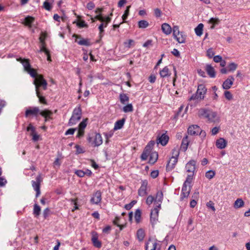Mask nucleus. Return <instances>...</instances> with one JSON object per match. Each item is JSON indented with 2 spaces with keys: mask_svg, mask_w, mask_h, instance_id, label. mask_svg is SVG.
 I'll list each match as a JSON object with an SVG mask.
<instances>
[{
  "mask_svg": "<svg viewBox=\"0 0 250 250\" xmlns=\"http://www.w3.org/2000/svg\"><path fill=\"white\" fill-rule=\"evenodd\" d=\"M180 31L179 30V27L178 26H174L173 27V36L176 37L177 35H179Z\"/></svg>",
  "mask_w": 250,
  "mask_h": 250,
  "instance_id": "obj_54",
  "label": "nucleus"
},
{
  "mask_svg": "<svg viewBox=\"0 0 250 250\" xmlns=\"http://www.w3.org/2000/svg\"><path fill=\"white\" fill-rule=\"evenodd\" d=\"M224 96L228 100H231L233 98L232 94L229 91H225L224 92Z\"/></svg>",
  "mask_w": 250,
  "mask_h": 250,
  "instance_id": "obj_53",
  "label": "nucleus"
},
{
  "mask_svg": "<svg viewBox=\"0 0 250 250\" xmlns=\"http://www.w3.org/2000/svg\"><path fill=\"white\" fill-rule=\"evenodd\" d=\"M34 18L32 17L28 16L26 17L24 19L25 24L31 27V23L34 21Z\"/></svg>",
  "mask_w": 250,
  "mask_h": 250,
  "instance_id": "obj_42",
  "label": "nucleus"
},
{
  "mask_svg": "<svg viewBox=\"0 0 250 250\" xmlns=\"http://www.w3.org/2000/svg\"><path fill=\"white\" fill-rule=\"evenodd\" d=\"M227 145V141L223 138H220L216 141V146L219 149L225 148Z\"/></svg>",
  "mask_w": 250,
  "mask_h": 250,
  "instance_id": "obj_25",
  "label": "nucleus"
},
{
  "mask_svg": "<svg viewBox=\"0 0 250 250\" xmlns=\"http://www.w3.org/2000/svg\"><path fill=\"white\" fill-rule=\"evenodd\" d=\"M54 0H46L43 2V7L46 10L50 11L52 9L51 4L53 2Z\"/></svg>",
  "mask_w": 250,
  "mask_h": 250,
  "instance_id": "obj_33",
  "label": "nucleus"
},
{
  "mask_svg": "<svg viewBox=\"0 0 250 250\" xmlns=\"http://www.w3.org/2000/svg\"><path fill=\"white\" fill-rule=\"evenodd\" d=\"M82 117V109L80 106L76 107L72 113V115L68 122V125L72 126L79 121Z\"/></svg>",
  "mask_w": 250,
  "mask_h": 250,
  "instance_id": "obj_4",
  "label": "nucleus"
},
{
  "mask_svg": "<svg viewBox=\"0 0 250 250\" xmlns=\"http://www.w3.org/2000/svg\"><path fill=\"white\" fill-rule=\"evenodd\" d=\"M95 4L93 2H89L87 3L86 7L89 10H92L95 7Z\"/></svg>",
  "mask_w": 250,
  "mask_h": 250,
  "instance_id": "obj_64",
  "label": "nucleus"
},
{
  "mask_svg": "<svg viewBox=\"0 0 250 250\" xmlns=\"http://www.w3.org/2000/svg\"><path fill=\"white\" fill-rule=\"evenodd\" d=\"M194 174H190L188 175L186 180L184 183V184H186V185H188V186H190V184L192 182V181L193 180Z\"/></svg>",
  "mask_w": 250,
  "mask_h": 250,
  "instance_id": "obj_45",
  "label": "nucleus"
},
{
  "mask_svg": "<svg viewBox=\"0 0 250 250\" xmlns=\"http://www.w3.org/2000/svg\"><path fill=\"white\" fill-rule=\"evenodd\" d=\"M214 55V52L212 48H209L207 51V56L209 58H212Z\"/></svg>",
  "mask_w": 250,
  "mask_h": 250,
  "instance_id": "obj_55",
  "label": "nucleus"
},
{
  "mask_svg": "<svg viewBox=\"0 0 250 250\" xmlns=\"http://www.w3.org/2000/svg\"><path fill=\"white\" fill-rule=\"evenodd\" d=\"M6 183V180L3 177H0V187H4Z\"/></svg>",
  "mask_w": 250,
  "mask_h": 250,
  "instance_id": "obj_61",
  "label": "nucleus"
},
{
  "mask_svg": "<svg viewBox=\"0 0 250 250\" xmlns=\"http://www.w3.org/2000/svg\"><path fill=\"white\" fill-rule=\"evenodd\" d=\"M130 7H131L130 5L127 6L126 7V10H125L124 14H123V15L122 16V19H123V21L122 22V23L126 22L125 20L127 19V18L129 15V9Z\"/></svg>",
  "mask_w": 250,
  "mask_h": 250,
  "instance_id": "obj_44",
  "label": "nucleus"
},
{
  "mask_svg": "<svg viewBox=\"0 0 250 250\" xmlns=\"http://www.w3.org/2000/svg\"><path fill=\"white\" fill-rule=\"evenodd\" d=\"M119 99L120 102L122 104H125L126 102L129 101V97L126 94L121 93L120 94Z\"/></svg>",
  "mask_w": 250,
  "mask_h": 250,
  "instance_id": "obj_34",
  "label": "nucleus"
},
{
  "mask_svg": "<svg viewBox=\"0 0 250 250\" xmlns=\"http://www.w3.org/2000/svg\"><path fill=\"white\" fill-rule=\"evenodd\" d=\"M39 114L44 118L45 122H47L48 120L52 119L51 116L53 115V113L50 110L45 109L42 111L40 110Z\"/></svg>",
  "mask_w": 250,
  "mask_h": 250,
  "instance_id": "obj_24",
  "label": "nucleus"
},
{
  "mask_svg": "<svg viewBox=\"0 0 250 250\" xmlns=\"http://www.w3.org/2000/svg\"><path fill=\"white\" fill-rule=\"evenodd\" d=\"M102 200V193L100 191L98 190L95 192L90 199V202L93 204H98L101 202Z\"/></svg>",
  "mask_w": 250,
  "mask_h": 250,
  "instance_id": "obj_15",
  "label": "nucleus"
},
{
  "mask_svg": "<svg viewBox=\"0 0 250 250\" xmlns=\"http://www.w3.org/2000/svg\"><path fill=\"white\" fill-rule=\"evenodd\" d=\"M220 20L218 18H210L208 21L209 23L212 24V26H211V29L214 28L215 26L217 24H218Z\"/></svg>",
  "mask_w": 250,
  "mask_h": 250,
  "instance_id": "obj_37",
  "label": "nucleus"
},
{
  "mask_svg": "<svg viewBox=\"0 0 250 250\" xmlns=\"http://www.w3.org/2000/svg\"><path fill=\"white\" fill-rule=\"evenodd\" d=\"M238 64L235 62H231L228 64L227 68L229 72H233L237 68Z\"/></svg>",
  "mask_w": 250,
  "mask_h": 250,
  "instance_id": "obj_30",
  "label": "nucleus"
},
{
  "mask_svg": "<svg viewBox=\"0 0 250 250\" xmlns=\"http://www.w3.org/2000/svg\"><path fill=\"white\" fill-rule=\"evenodd\" d=\"M17 60L22 64L24 70L26 71L32 77H36L37 75V71L36 69L31 68L29 60L20 58L17 59Z\"/></svg>",
  "mask_w": 250,
  "mask_h": 250,
  "instance_id": "obj_5",
  "label": "nucleus"
},
{
  "mask_svg": "<svg viewBox=\"0 0 250 250\" xmlns=\"http://www.w3.org/2000/svg\"><path fill=\"white\" fill-rule=\"evenodd\" d=\"M137 237L140 241H141L143 240L145 237V232L143 229H140L137 230Z\"/></svg>",
  "mask_w": 250,
  "mask_h": 250,
  "instance_id": "obj_35",
  "label": "nucleus"
},
{
  "mask_svg": "<svg viewBox=\"0 0 250 250\" xmlns=\"http://www.w3.org/2000/svg\"><path fill=\"white\" fill-rule=\"evenodd\" d=\"M47 35L45 33H42L41 35L39 38V40L40 42H44L46 38Z\"/></svg>",
  "mask_w": 250,
  "mask_h": 250,
  "instance_id": "obj_63",
  "label": "nucleus"
},
{
  "mask_svg": "<svg viewBox=\"0 0 250 250\" xmlns=\"http://www.w3.org/2000/svg\"><path fill=\"white\" fill-rule=\"evenodd\" d=\"M207 207L210 208L213 211L215 210V208L214 206V203L212 201H209L207 202L206 204Z\"/></svg>",
  "mask_w": 250,
  "mask_h": 250,
  "instance_id": "obj_57",
  "label": "nucleus"
},
{
  "mask_svg": "<svg viewBox=\"0 0 250 250\" xmlns=\"http://www.w3.org/2000/svg\"><path fill=\"white\" fill-rule=\"evenodd\" d=\"M88 141L94 146H99L103 143L102 137L99 133H96L94 137H89L88 138Z\"/></svg>",
  "mask_w": 250,
  "mask_h": 250,
  "instance_id": "obj_9",
  "label": "nucleus"
},
{
  "mask_svg": "<svg viewBox=\"0 0 250 250\" xmlns=\"http://www.w3.org/2000/svg\"><path fill=\"white\" fill-rule=\"evenodd\" d=\"M91 241L93 246L97 248H100L102 247L101 242L98 240V235L95 231L91 232Z\"/></svg>",
  "mask_w": 250,
  "mask_h": 250,
  "instance_id": "obj_14",
  "label": "nucleus"
},
{
  "mask_svg": "<svg viewBox=\"0 0 250 250\" xmlns=\"http://www.w3.org/2000/svg\"><path fill=\"white\" fill-rule=\"evenodd\" d=\"M34 214L36 216H39L41 212V208L37 204H35L34 207Z\"/></svg>",
  "mask_w": 250,
  "mask_h": 250,
  "instance_id": "obj_49",
  "label": "nucleus"
},
{
  "mask_svg": "<svg viewBox=\"0 0 250 250\" xmlns=\"http://www.w3.org/2000/svg\"><path fill=\"white\" fill-rule=\"evenodd\" d=\"M157 216L158 215V210L161 208V203L163 199V194L162 191L157 192Z\"/></svg>",
  "mask_w": 250,
  "mask_h": 250,
  "instance_id": "obj_27",
  "label": "nucleus"
},
{
  "mask_svg": "<svg viewBox=\"0 0 250 250\" xmlns=\"http://www.w3.org/2000/svg\"><path fill=\"white\" fill-rule=\"evenodd\" d=\"M180 154V149L178 146L175 147L172 150V156L178 159Z\"/></svg>",
  "mask_w": 250,
  "mask_h": 250,
  "instance_id": "obj_36",
  "label": "nucleus"
},
{
  "mask_svg": "<svg viewBox=\"0 0 250 250\" xmlns=\"http://www.w3.org/2000/svg\"><path fill=\"white\" fill-rule=\"evenodd\" d=\"M77 25L81 28L86 27L87 26V24L83 21H79L77 23Z\"/></svg>",
  "mask_w": 250,
  "mask_h": 250,
  "instance_id": "obj_62",
  "label": "nucleus"
},
{
  "mask_svg": "<svg viewBox=\"0 0 250 250\" xmlns=\"http://www.w3.org/2000/svg\"><path fill=\"white\" fill-rule=\"evenodd\" d=\"M87 119L83 120L79 125V128L84 130L87 125Z\"/></svg>",
  "mask_w": 250,
  "mask_h": 250,
  "instance_id": "obj_51",
  "label": "nucleus"
},
{
  "mask_svg": "<svg viewBox=\"0 0 250 250\" xmlns=\"http://www.w3.org/2000/svg\"><path fill=\"white\" fill-rule=\"evenodd\" d=\"M178 162V159L174 157H171L168 161L167 167L166 169L167 171L172 170L175 167L176 164Z\"/></svg>",
  "mask_w": 250,
  "mask_h": 250,
  "instance_id": "obj_21",
  "label": "nucleus"
},
{
  "mask_svg": "<svg viewBox=\"0 0 250 250\" xmlns=\"http://www.w3.org/2000/svg\"><path fill=\"white\" fill-rule=\"evenodd\" d=\"M146 250H155L156 249V242L155 240L149 239L146 243Z\"/></svg>",
  "mask_w": 250,
  "mask_h": 250,
  "instance_id": "obj_22",
  "label": "nucleus"
},
{
  "mask_svg": "<svg viewBox=\"0 0 250 250\" xmlns=\"http://www.w3.org/2000/svg\"><path fill=\"white\" fill-rule=\"evenodd\" d=\"M204 25L202 23H200L195 28V32L197 36H201L203 33Z\"/></svg>",
  "mask_w": 250,
  "mask_h": 250,
  "instance_id": "obj_32",
  "label": "nucleus"
},
{
  "mask_svg": "<svg viewBox=\"0 0 250 250\" xmlns=\"http://www.w3.org/2000/svg\"><path fill=\"white\" fill-rule=\"evenodd\" d=\"M123 110L124 112L127 113V112H132L133 110V107L131 104H127V105H125L123 108Z\"/></svg>",
  "mask_w": 250,
  "mask_h": 250,
  "instance_id": "obj_43",
  "label": "nucleus"
},
{
  "mask_svg": "<svg viewBox=\"0 0 250 250\" xmlns=\"http://www.w3.org/2000/svg\"><path fill=\"white\" fill-rule=\"evenodd\" d=\"M215 175V172L214 171L212 170H209L205 174V176L208 179H211L213 178Z\"/></svg>",
  "mask_w": 250,
  "mask_h": 250,
  "instance_id": "obj_46",
  "label": "nucleus"
},
{
  "mask_svg": "<svg viewBox=\"0 0 250 250\" xmlns=\"http://www.w3.org/2000/svg\"><path fill=\"white\" fill-rule=\"evenodd\" d=\"M76 128H69L65 133V135H73L76 131Z\"/></svg>",
  "mask_w": 250,
  "mask_h": 250,
  "instance_id": "obj_59",
  "label": "nucleus"
},
{
  "mask_svg": "<svg viewBox=\"0 0 250 250\" xmlns=\"http://www.w3.org/2000/svg\"><path fill=\"white\" fill-rule=\"evenodd\" d=\"M199 96L195 93L193 94L188 99V106L191 107H194L203 99L200 98Z\"/></svg>",
  "mask_w": 250,
  "mask_h": 250,
  "instance_id": "obj_7",
  "label": "nucleus"
},
{
  "mask_svg": "<svg viewBox=\"0 0 250 250\" xmlns=\"http://www.w3.org/2000/svg\"><path fill=\"white\" fill-rule=\"evenodd\" d=\"M73 37H75V42H77L79 45L90 46L91 45L90 40L89 39H83L80 36L77 35H74Z\"/></svg>",
  "mask_w": 250,
  "mask_h": 250,
  "instance_id": "obj_11",
  "label": "nucleus"
},
{
  "mask_svg": "<svg viewBox=\"0 0 250 250\" xmlns=\"http://www.w3.org/2000/svg\"><path fill=\"white\" fill-rule=\"evenodd\" d=\"M187 136H186L182 140V147L183 148L184 150H187L188 145V142L187 141Z\"/></svg>",
  "mask_w": 250,
  "mask_h": 250,
  "instance_id": "obj_50",
  "label": "nucleus"
},
{
  "mask_svg": "<svg viewBox=\"0 0 250 250\" xmlns=\"http://www.w3.org/2000/svg\"><path fill=\"white\" fill-rule=\"evenodd\" d=\"M234 81V78L232 76H229V77L223 83V88L226 90L229 89L233 84Z\"/></svg>",
  "mask_w": 250,
  "mask_h": 250,
  "instance_id": "obj_18",
  "label": "nucleus"
},
{
  "mask_svg": "<svg viewBox=\"0 0 250 250\" xmlns=\"http://www.w3.org/2000/svg\"><path fill=\"white\" fill-rule=\"evenodd\" d=\"M161 29L163 32L166 35L170 34L172 31L170 26L166 23H164L162 25Z\"/></svg>",
  "mask_w": 250,
  "mask_h": 250,
  "instance_id": "obj_26",
  "label": "nucleus"
},
{
  "mask_svg": "<svg viewBox=\"0 0 250 250\" xmlns=\"http://www.w3.org/2000/svg\"><path fill=\"white\" fill-rule=\"evenodd\" d=\"M198 115L201 118H206L210 123L218 122L219 118L216 112L208 109L201 108L198 111Z\"/></svg>",
  "mask_w": 250,
  "mask_h": 250,
  "instance_id": "obj_2",
  "label": "nucleus"
},
{
  "mask_svg": "<svg viewBox=\"0 0 250 250\" xmlns=\"http://www.w3.org/2000/svg\"><path fill=\"white\" fill-rule=\"evenodd\" d=\"M125 118H123L121 120L117 121L115 124L114 129L118 130L122 128L125 124Z\"/></svg>",
  "mask_w": 250,
  "mask_h": 250,
  "instance_id": "obj_28",
  "label": "nucleus"
},
{
  "mask_svg": "<svg viewBox=\"0 0 250 250\" xmlns=\"http://www.w3.org/2000/svg\"><path fill=\"white\" fill-rule=\"evenodd\" d=\"M37 96L38 97L39 102L43 104H46L47 102L45 98L42 96L41 92H39V94H36Z\"/></svg>",
  "mask_w": 250,
  "mask_h": 250,
  "instance_id": "obj_47",
  "label": "nucleus"
},
{
  "mask_svg": "<svg viewBox=\"0 0 250 250\" xmlns=\"http://www.w3.org/2000/svg\"><path fill=\"white\" fill-rule=\"evenodd\" d=\"M188 134L191 135H200L203 136H206V132H203L201 128L197 125H192L190 126L188 129Z\"/></svg>",
  "mask_w": 250,
  "mask_h": 250,
  "instance_id": "obj_6",
  "label": "nucleus"
},
{
  "mask_svg": "<svg viewBox=\"0 0 250 250\" xmlns=\"http://www.w3.org/2000/svg\"><path fill=\"white\" fill-rule=\"evenodd\" d=\"M205 70L210 78H214L216 77L215 69L210 64H206Z\"/></svg>",
  "mask_w": 250,
  "mask_h": 250,
  "instance_id": "obj_23",
  "label": "nucleus"
},
{
  "mask_svg": "<svg viewBox=\"0 0 250 250\" xmlns=\"http://www.w3.org/2000/svg\"><path fill=\"white\" fill-rule=\"evenodd\" d=\"M169 139V137L166 133H163L160 136H157V145L160 144L162 146H165L168 143Z\"/></svg>",
  "mask_w": 250,
  "mask_h": 250,
  "instance_id": "obj_13",
  "label": "nucleus"
},
{
  "mask_svg": "<svg viewBox=\"0 0 250 250\" xmlns=\"http://www.w3.org/2000/svg\"><path fill=\"white\" fill-rule=\"evenodd\" d=\"M137 203V201L135 200H133L129 204H126L125 205V208L127 210L130 209L133 206Z\"/></svg>",
  "mask_w": 250,
  "mask_h": 250,
  "instance_id": "obj_52",
  "label": "nucleus"
},
{
  "mask_svg": "<svg viewBox=\"0 0 250 250\" xmlns=\"http://www.w3.org/2000/svg\"><path fill=\"white\" fill-rule=\"evenodd\" d=\"M196 161L194 160H191L189 161L186 165V169L188 172H191V174H194L196 169Z\"/></svg>",
  "mask_w": 250,
  "mask_h": 250,
  "instance_id": "obj_19",
  "label": "nucleus"
},
{
  "mask_svg": "<svg viewBox=\"0 0 250 250\" xmlns=\"http://www.w3.org/2000/svg\"><path fill=\"white\" fill-rule=\"evenodd\" d=\"M141 211L139 209H137L135 212V219L137 223L141 221Z\"/></svg>",
  "mask_w": 250,
  "mask_h": 250,
  "instance_id": "obj_40",
  "label": "nucleus"
},
{
  "mask_svg": "<svg viewBox=\"0 0 250 250\" xmlns=\"http://www.w3.org/2000/svg\"><path fill=\"white\" fill-rule=\"evenodd\" d=\"M34 80L33 84L35 86V90L36 94H39V92H41V89L46 90L47 89V83L46 81L43 78L42 75L38 74L37 73L36 77H33Z\"/></svg>",
  "mask_w": 250,
  "mask_h": 250,
  "instance_id": "obj_3",
  "label": "nucleus"
},
{
  "mask_svg": "<svg viewBox=\"0 0 250 250\" xmlns=\"http://www.w3.org/2000/svg\"><path fill=\"white\" fill-rule=\"evenodd\" d=\"M148 182L146 180H143L141 183V186L138 189V195L141 196H144L147 194V186Z\"/></svg>",
  "mask_w": 250,
  "mask_h": 250,
  "instance_id": "obj_17",
  "label": "nucleus"
},
{
  "mask_svg": "<svg viewBox=\"0 0 250 250\" xmlns=\"http://www.w3.org/2000/svg\"><path fill=\"white\" fill-rule=\"evenodd\" d=\"M244 205L243 200L241 198H238L234 202L233 207L237 209L244 207Z\"/></svg>",
  "mask_w": 250,
  "mask_h": 250,
  "instance_id": "obj_29",
  "label": "nucleus"
},
{
  "mask_svg": "<svg viewBox=\"0 0 250 250\" xmlns=\"http://www.w3.org/2000/svg\"><path fill=\"white\" fill-rule=\"evenodd\" d=\"M30 135L32 136V140L34 141H37L39 139V135H38L36 132L33 133H30Z\"/></svg>",
  "mask_w": 250,
  "mask_h": 250,
  "instance_id": "obj_60",
  "label": "nucleus"
},
{
  "mask_svg": "<svg viewBox=\"0 0 250 250\" xmlns=\"http://www.w3.org/2000/svg\"><path fill=\"white\" fill-rule=\"evenodd\" d=\"M207 92V89L205 85L203 84H200L198 85L197 91L195 93H196L199 96V97L200 98H202L203 99H204Z\"/></svg>",
  "mask_w": 250,
  "mask_h": 250,
  "instance_id": "obj_16",
  "label": "nucleus"
},
{
  "mask_svg": "<svg viewBox=\"0 0 250 250\" xmlns=\"http://www.w3.org/2000/svg\"><path fill=\"white\" fill-rule=\"evenodd\" d=\"M149 25L148 22L145 20H141L138 22V27L140 28H146Z\"/></svg>",
  "mask_w": 250,
  "mask_h": 250,
  "instance_id": "obj_41",
  "label": "nucleus"
},
{
  "mask_svg": "<svg viewBox=\"0 0 250 250\" xmlns=\"http://www.w3.org/2000/svg\"><path fill=\"white\" fill-rule=\"evenodd\" d=\"M40 110L38 107H32L27 109L25 112V116L28 117L29 116L32 115L37 117L40 114Z\"/></svg>",
  "mask_w": 250,
  "mask_h": 250,
  "instance_id": "obj_12",
  "label": "nucleus"
},
{
  "mask_svg": "<svg viewBox=\"0 0 250 250\" xmlns=\"http://www.w3.org/2000/svg\"><path fill=\"white\" fill-rule=\"evenodd\" d=\"M134 43V41L132 40H129L127 42H124V44L127 48H130L132 44Z\"/></svg>",
  "mask_w": 250,
  "mask_h": 250,
  "instance_id": "obj_58",
  "label": "nucleus"
},
{
  "mask_svg": "<svg viewBox=\"0 0 250 250\" xmlns=\"http://www.w3.org/2000/svg\"><path fill=\"white\" fill-rule=\"evenodd\" d=\"M160 75L161 77L164 78L170 75L169 69L167 66L165 67L162 70L160 71Z\"/></svg>",
  "mask_w": 250,
  "mask_h": 250,
  "instance_id": "obj_31",
  "label": "nucleus"
},
{
  "mask_svg": "<svg viewBox=\"0 0 250 250\" xmlns=\"http://www.w3.org/2000/svg\"><path fill=\"white\" fill-rule=\"evenodd\" d=\"M27 130L28 131H30V133H33L34 132H36L35 127H34L31 124H30L27 127Z\"/></svg>",
  "mask_w": 250,
  "mask_h": 250,
  "instance_id": "obj_56",
  "label": "nucleus"
},
{
  "mask_svg": "<svg viewBox=\"0 0 250 250\" xmlns=\"http://www.w3.org/2000/svg\"><path fill=\"white\" fill-rule=\"evenodd\" d=\"M150 222L152 227L154 228L156 223V207H154L150 210Z\"/></svg>",
  "mask_w": 250,
  "mask_h": 250,
  "instance_id": "obj_20",
  "label": "nucleus"
},
{
  "mask_svg": "<svg viewBox=\"0 0 250 250\" xmlns=\"http://www.w3.org/2000/svg\"><path fill=\"white\" fill-rule=\"evenodd\" d=\"M188 185H186V184H183L181 193L180 195V200H183L185 198H187L189 196L191 190V186H188Z\"/></svg>",
  "mask_w": 250,
  "mask_h": 250,
  "instance_id": "obj_10",
  "label": "nucleus"
},
{
  "mask_svg": "<svg viewBox=\"0 0 250 250\" xmlns=\"http://www.w3.org/2000/svg\"><path fill=\"white\" fill-rule=\"evenodd\" d=\"M154 145L155 142L154 141H151L148 143L141 156L142 160L145 161L147 160L148 157L149 156V163L150 164H153L156 162V158H154L153 153H151Z\"/></svg>",
  "mask_w": 250,
  "mask_h": 250,
  "instance_id": "obj_1",
  "label": "nucleus"
},
{
  "mask_svg": "<svg viewBox=\"0 0 250 250\" xmlns=\"http://www.w3.org/2000/svg\"><path fill=\"white\" fill-rule=\"evenodd\" d=\"M41 44L40 46V49L39 51V52H44L47 53V51L48 50L45 47V42H40Z\"/></svg>",
  "mask_w": 250,
  "mask_h": 250,
  "instance_id": "obj_48",
  "label": "nucleus"
},
{
  "mask_svg": "<svg viewBox=\"0 0 250 250\" xmlns=\"http://www.w3.org/2000/svg\"><path fill=\"white\" fill-rule=\"evenodd\" d=\"M174 39L180 43H184L185 42V37L182 35V33L179 35H177L176 37H174Z\"/></svg>",
  "mask_w": 250,
  "mask_h": 250,
  "instance_id": "obj_39",
  "label": "nucleus"
},
{
  "mask_svg": "<svg viewBox=\"0 0 250 250\" xmlns=\"http://www.w3.org/2000/svg\"><path fill=\"white\" fill-rule=\"evenodd\" d=\"M42 181V179L41 175H39L36 178V181H32V186L36 192V196L38 197L40 194V185Z\"/></svg>",
  "mask_w": 250,
  "mask_h": 250,
  "instance_id": "obj_8",
  "label": "nucleus"
},
{
  "mask_svg": "<svg viewBox=\"0 0 250 250\" xmlns=\"http://www.w3.org/2000/svg\"><path fill=\"white\" fill-rule=\"evenodd\" d=\"M156 201V198L152 195H149L146 199V204L150 206L153 202H155Z\"/></svg>",
  "mask_w": 250,
  "mask_h": 250,
  "instance_id": "obj_38",
  "label": "nucleus"
}]
</instances>
